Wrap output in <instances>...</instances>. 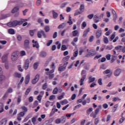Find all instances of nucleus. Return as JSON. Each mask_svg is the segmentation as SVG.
<instances>
[{
	"mask_svg": "<svg viewBox=\"0 0 125 125\" xmlns=\"http://www.w3.org/2000/svg\"><path fill=\"white\" fill-rule=\"evenodd\" d=\"M42 89H43L44 90L46 89V88H47V83H44L42 86Z\"/></svg>",
	"mask_w": 125,
	"mask_h": 125,
	"instance_id": "37998d69",
	"label": "nucleus"
},
{
	"mask_svg": "<svg viewBox=\"0 0 125 125\" xmlns=\"http://www.w3.org/2000/svg\"><path fill=\"white\" fill-rule=\"evenodd\" d=\"M33 47H36V48H39L40 47V45H39V42L38 41H35L34 40H32Z\"/></svg>",
	"mask_w": 125,
	"mask_h": 125,
	"instance_id": "9b49d317",
	"label": "nucleus"
},
{
	"mask_svg": "<svg viewBox=\"0 0 125 125\" xmlns=\"http://www.w3.org/2000/svg\"><path fill=\"white\" fill-rule=\"evenodd\" d=\"M103 107L104 109H107V108H108V104H103Z\"/></svg>",
	"mask_w": 125,
	"mask_h": 125,
	"instance_id": "774afa93",
	"label": "nucleus"
},
{
	"mask_svg": "<svg viewBox=\"0 0 125 125\" xmlns=\"http://www.w3.org/2000/svg\"><path fill=\"white\" fill-rule=\"evenodd\" d=\"M52 13H53V18H54V19H56V18L58 17V13L55 12V11H52Z\"/></svg>",
	"mask_w": 125,
	"mask_h": 125,
	"instance_id": "c85d7f7f",
	"label": "nucleus"
},
{
	"mask_svg": "<svg viewBox=\"0 0 125 125\" xmlns=\"http://www.w3.org/2000/svg\"><path fill=\"white\" fill-rule=\"evenodd\" d=\"M104 75H107V78H111L112 77L113 73L111 72V70L109 69H106L105 71H103Z\"/></svg>",
	"mask_w": 125,
	"mask_h": 125,
	"instance_id": "39448f33",
	"label": "nucleus"
},
{
	"mask_svg": "<svg viewBox=\"0 0 125 125\" xmlns=\"http://www.w3.org/2000/svg\"><path fill=\"white\" fill-rule=\"evenodd\" d=\"M5 80V76L4 75H0V84H2L3 83V81Z\"/></svg>",
	"mask_w": 125,
	"mask_h": 125,
	"instance_id": "aec40b11",
	"label": "nucleus"
},
{
	"mask_svg": "<svg viewBox=\"0 0 125 125\" xmlns=\"http://www.w3.org/2000/svg\"><path fill=\"white\" fill-rule=\"evenodd\" d=\"M73 37H78L79 36V31L78 30H74L72 32Z\"/></svg>",
	"mask_w": 125,
	"mask_h": 125,
	"instance_id": "b1692460",
	"label": "nucleus"
},
{
	"mask_svg": "<svg viewBox=\"0 0 125 125\" xmlns=\"http://www.w3.org/2000/svg\"><path fill=\"white\" fill-rule=\"evenodd\" d=\"M78 54H79V52L78 51H76L73 53L74 57H77L78 56Z\"/></svg>",
	"mask_w": 125,
	"mask_h": 125,
	"instance_id": "680f3d73",
	"label": "nucleus"
},
{
	"mask_svg": "<svg viewBox=\"0 0 125 125\" xmlns=\"http://www.w3.org/2000/svg\"><path fill=\"white\" fill-rule=\"evenodd\" d=\"M85 27H86V22H85V21H83L82 24V30H83V29H84V28H85Z\"/></svg>",
	"mask_w": 125,
	"mask_h": 125,
	"instance_id": "4c0bfd02",
	"label": "nucleus"
},
{
	"mask_svg": "<svg viewBox=\"0 0 125 125\" xmlns=\"http://www.w3.org/2000/svg\"><path fill=\"white\" fill-rule=\"evenodd\" d=\"M39 66V63L38 62H35L34 64L33 67H34V69H35V70H37L38 69V66Z\"/></svg>",
	"mask_w": 125,
	"mask_h": 125,
	"instance_id": "a19ab883",
	"label": "nucleus"
},
{
	"mask_svg": "<svg viewBox=\"0 0 125 125\" xmlns=\"http://www.w3.org/2000/svg\"><path fill=\"white\" fill-rule=\"evenodd\" d=\"M97 116V114L95 112H92L90 115V116L92 117L94 119H95Z\"/></svg>",
	"mask_w": 125,
	"mask_h": 125,
	"instance_id": "58836bf2",
	"label": "nucleus"
},
{
	"mask_svg": "<svg viewBox=\"0 0 125 125\" xmlns=\"http://www.w3.org/2000/svg\"><path fill=\"white\" fill-rule=\"evenodd\" d=\"M17 39L18 41L21 42V41H22V36H21V35H18L17 37Z\"/></svg>",
	"mask_w": 125,
	"mask_h": 125,
	"instance_id": "4d7b16f0",
	"label": "nucleus"
},
{
	"mask_svg": "<svg viewBox=\"0 0 125 125\" xmlns=\"http://www.w3.org/2000/svg\"><path fill=\"white\" fill-rule=\"evenodd\" d=\"M95 81V78L92 77V76H90L88 78V83H93Z\"/></svg>",
	"mask_w": 125,
	"mask_h": 125,
	"instance_id": "a211bd4d",
	"label": "nucleus"
},
{
	"mask_svg": "<svg viewBox=\"0 0 125 125\" xmlns=\"http://www.w3.org/2000/svg\"><path fill=\"white\" fill-rule=\"evenodd\" d=\"M46 75H47V76H49L48 78L49 79V80H51L53 78H54V74H49V73L46 72Z\"/></svg>",
	"mask_w": 125,
	"mask_h": 125,
	"instance_id": "bb28decb",
	"label": "nucleus"
},
{
	"mask_svg": "<svg viewBox=\"0 0 125 125\" xmlns=\"http://www.w3.org/2000/svg\"><path fill=\"white\" fill-rule=\"evenodd\" d=\"M86 78V75H84L82 76V78L80 80V85H83V82H84V80Z\"/></svg>",
	"mask_w": 125,
	"mask_h": 125,
	"instance_id": "f8f14e48",
	"label": "nucleus"
},
{
	"mask_svg": "<svg viewBox=\"0 0 125 125\" xmlns=\"http://www.w3.org/2000/svg\"><path fill=\"white\" fill-rule=\"evenodd\" d=\"M96 54V52L95 50H90L87 54H86L85 57H87V58L89 57H91V56H94Z\"/></svg>",
	"mask_w": 125,
	"mask_h": 125,
	"instance_id": "20e7f679",
	"label": "nucleus"
},
{
	"mask_svg": "<svg viewBox=\"0 0 125 125\" xmlns=\"http://www.w3.org/2000/svg\"><path fill=\"white\" fill-rule=\"evenodd\" d=\"M47 55V53L46 52L42 51L40 54V57H42V58H44Z\"/></svg>",
	"mask_w": 125,
	"mask_h": 125,
	"instance_id": "6ab92c4d",
	"label": "nucleus"
},
{
	"mask_svg": "<svg viewBox=\"0 0 125 125\" xmlns=\"http://www.w3.org/2000/svg\"><path fill=\"white\" fill-rule=\"evenodd\" d=\"M13 77H14V78H19V79H20V78H21V77H22V75L18 72H15L13 74Z\"/></svg>",
	"mask_w": 125,
	"mask_h": 125,
	"instance_id": "412c9836",
	"label": "nucleus"
},
{
	"mask_svg": "<svg viewBox=\"0 0 125 125\" xmlns=\"http://www.w3.org/2000/svg\"><path fill=\"white\" fill-rule=\"evenodd\" d=\"M122 118H121L119 120V123L120 124H122V123H124V121L125 120V118L124 117V116H122Z\"/></svg>",
	"mask_w": 125,
	"mask_h": 125,
	"instance_id": "de8ad7c7",
	"label": "nucleus"
},
{
	"mask_svg": "<svg viewBox=\"0 0 125 125\" xmlns=\"http://www.w3.org/2000/svg\"><path fill=\"white\" fill-rule=\"evenodd\" d=\"M7 55H4L1 58L2 63H5L6 62H7Z\"/></svg>",
	"mask_w": 125,
	"mask_h": 125,
	"instance_id": "f3484780",
	"label": "nucleus"
},
{
	"mask_svg": "<svg viewBox=\"0 0 125 125\" xmlns=\"http://www.w3.org/2000/svg\"><path fill=\"white\" fill-rule=\"evenodd\" d=\"M28 21L27 19H21L20 21L15 20L8 22L7 25L8 27H16L17 26L22 25L24 22Z\"/></svg>",
	"mask_w": 125,
	"mask_h": 125,
	"instance_id": "f257e3e1",
	"label": "nucleus"
},
{
	"mask_svg": "<svg viewBox=\"0 0 125 125\" xmlns=\"http://www.w3.org/2000/svg\"><path fill=\"white\" fill-rule=\"evenodd\" d=\"M100 110V108H96L95 110V113L97 115H98V113H99V111Z\"/></svg>",
	"mask_w": 125,
	"mask_h": 125,
	"instance_id": "338daca9",
	"label": "nucleus"
},
{
	"mask_svg": "<svg viewBox=\"0 0 125 125\" xmlns=\"http://www.w3.org/2000/svg\"><path fill=\"white\" fill-rule=\"evenodd\" d=\"M81 107H82V104H78L73 108V110L74 111H75V110H77V109H79L80 108H81Z\"/></svg>",
	"mask_w": 125,
	"mask_h": 125,
	"instance_id": "c9c22d12",
	"label": "nucleus"
},
{
	"mask_svg": "<svg viewBox=\"0 0 125 125\" xmlns=\"http://www.w3.org/2000/svg\"><path fill=\"white\" fill-rule=\"evenodd\" d=\"M121 73H122V70L120 68H118L114 71V75L115 77H119L121 74Z\"/></svg>",
	"mask_w": 125,
	"mask_h": 125,
	"instance_id": "1a4fd4ad",
	"label": "nucleus"
},
{
	"mask_svg": "<svg viewBox=\"0 0 125 125\" xmlns=\"http://www.w3.org/2000/svg\"><path fill=\"white\" fill-rule=\"evenodd\" d=\"M18 116H20L21 117H24V116H25V112L23 111H21L18 114Z\"/></svg>",
	"mask_w": 125,
	"mask_h": 125,
	"instance_id": "3c124183",
	"label": "nucleus"
},
{
	"mask_svg": "<svg viewBox=\"0 0 125 125\" xmlns=\"http://www.w3.org/2000/svg\"><path fill=\"white\" fill-rule=\"evenodd\" d=\"M13 91V89H12V88H9L7 90V93H11Z\"/></svg>",
	"mask_w": 125,
	"mask_h": 125,
	"instance_id": "bf43d9fd",
	"label": "nucleus"
},
{
	"mask_svg": "<svg viewBox=\"0 0 125 125\" xmlns=\"http://www.w3.org/2000/svg\"><path fill=\"white\" fill-rule=\"evenodd\" d=\"M93 17H94V15L93 14H90L87 16L88 19H89L90 20H91Z\"/></svg>",
	"mask_w": 125,
	"mask_h": 125,
	"instance_id": "79ce46f5",
	"label": "nucleus"
},
{
	"mask_svg": "<svg viewBox=\"0 0 125 125\" xmlns=\"http://www.w3.org/2000/svg\"><path fill=\"white\" fill-rule=\"evenodd\" d=\"M104 43H108L109 42V40H108V38L104 37Z\"/></svg>",
	"mask_w": 125,
	"mask_h": 125,
	"instance_id": "603ef678",
	"label": "nucleus"
},
{
	"mask_svg": "<svg viewBox=\"0 0 125 125\" xmlns=\"http://www.w3.org/2000/svg\"><path fill=\"white\" fill-rule=\"evenodd\" d=\"M7 96H8V93L7 92H6L3 96L2 99L3 100H5V99L7 98Z\"/></svg>",
	"mask_w": 125,
	"mask_h": 125,
	"instance_id": "a18cd8bd",
	"label": "nucleus"
},
{
	"mask_svg": "<svg viewBox=\"0 0 125 125\" xmlns=\"http://www.w3.org/2000/svg\"><path fill=\"white\" fill-rule=\"evenodd\" d=\"M92 111H93V108L92 107H90L88 109L86 110L87 115H89V114H90V112H92Z\"/></svg>",
	"mask_w": 125,
	"mask_h": 125,
	"instance_id": "473e14b6",
	"label": "nucleus"
},
{
	"mask_svg": "<svg viewBox=\"0 0 125 125\" xmlns=\"http://www.w3.org/2000/svg\"><path fill=\"white\" fill-rule=\"evenodd\" d=\"M79 10H77L76 12L74 13V16L77 15H80V14H82L83 11H84V4H81L79 8Z\"/></svg>",
	"mask_w": 125,
	"mask_h": 125,
	"instance_id": "f03ea898",
	"label": "nucleus"
},
{
	"mask_svg": "<svg viewBox=\"0 0 125 125\" xmlns=\"http://www.w3.org/2000/svg\"><path fill=\"white\" fill-rule=\"evenodd\" d=\"M42 35L43 38H46V35H45V33L44 32V31L41 30L37 32V36H38V37L39 38V39H41L42 38Z\"/></svg>",
	"mask_w": 125,
	"mask_h": 125,
	"instance_id": "423d86ee",
	"label": "nucleus"
},
{
	"mask_svg": "<svg viewBox=\"0 0 125 125\" xmlns=\"http://www.w3.org/2000/svg\"><path fill=\"white\" fill-rule=\"evenodd\" d=\"M44 30H45V32H46V33H47L50 31V28L49 27V26L46 25L44 27Z\"/></svg>",
	"mask_w": 125,
	"mask_h": 125,
	"instance_id": "2f4dec72",
	"label": "nucleus"
},
{
	"mask_svg": "<svg viewBox=\"0 0 125 125\" xmlns=\"http://www.w3.org/2000/svg\"><path fill=\"white\" fill-rule=\"evenodd\" d=\"M8 33L10 35H14L15 34V31L12 28L9 29L8 30Z\"/></svg>",
	"mask_w": 125,
	"mask_h": 125,
	"instance_id": "393cba45",
	"label": "nucleus"
},
{
	"mask_svg": "<svg viewBox=\"0 0 125 125\" xmlns=\"http://www.w3.org/2000/svg\"><path fill=\"white\" fill-rule=\"evenodd\" d=\"M30 91H31V88H27L25 92V95H28L30 93Z\"/></svg>",
	"mask_w": 125,
	"mask_h": 125,
	"instance_id": "49530a36",
	"label": "nucleus"
},
{
	"mask_svg": "<svg viewBox=\"0 0 125 125\" xmlns=\"http://www.w3.org/2000/svg\"><path fill=\"white\" fill-rule=\"evenodd\" d=\"M36 4L37 5H41L42 4V0H38L36 2Z\"/></svg>",
	"mask_w": 125,
	"mask_h": 125,
	"instance_id": "69168bd1",
	"label": "nucleus"
},
{
	"mask_svg": "<svg viewBox=\"0 0 125 125\" xmlns=\"http://www.w3.org/2000/svg\"><path fill=\"white\" fill-rule=\"evenodd\" d=\"M99 123V119L96 118L94 121L95 125H98Z\"/></svg>",
	"mask_w": 125,
	"mask_h": 125,
	"instance_id": "13d9d810",
	"label": "nucleus"
},
{
	"mask_svg": "<svg viewBox=\"0 0 125 125\" xmlns=\"http://www.w3.org/2000/svg\"><path fill=\"white\" fill-rule=\"evenodd\" d=\"M23 67L25 70H28V68H29V60L27 59L25 60Z\"/></svg>",
	"mask_w": 125,
	"mask_h": 125,
	"instance_id": "dca6fc26",
	"label": "nucleus"
},
{
	"mask_svg": "<svg viewBox=\"0 0 125 125\" xmlns=\"http://www.w3.org/2000/svg\"><path fill=\"white\" fill-rule=\"evenodd\" d=\"M39 80H40V74H38L35 76V79L32 81V83H33V84H36V83H38L39 81Z\"/></svg>",
	"mask_w": 125,
	"mask_h": 125,
	"instance_id": "6e6552de",
	"label": "nucleus"
},
{
	"mask_svg": "<svg viewBox=\"0 0 125 125\" xmlns=\"http://www.w3.org/2000/svg\"><path fill=\"white\" fill-rule=\"evenodd\" d=\"M11 59L14 62L16 61L18 59V53L16 52L13 53L11 56Z\"/></svg>",
	"mask_w": 125,
	"mask_h": 125,
	"instance_id": "0eeeda50",
	"label": "nucleus"
},
{
	"mask_svg": "<svg viewBox=\"0 0 125 125\" xmlns=\"http://www.w3.org/2000/svg\"><path fill=\"white\" fill-rule=\"evenodd\" d=\"M21 109H22V110H23V112H24V113L28 112V108H27V107H26V106H21Z\"/></svg>",
	"mask_w": 125,
	"mask_h": 125,
	"instance_id": "f704fd0d",
	"label": "nucleus"
},
{
	"mask_svg": "<svg viewBox=\"0 0 125 125\" xmlns=\"http://www.w3.org/2000/svg\"><path fill=\"white\" fill-rule=\"evenodd\" d=\"M89 31H90V28H88L86 30L84 31L83 32V38H85L86 36H87V34H88V32H89Z\"/></svg>",
	"mask_w": 125,
	"mask_h": 125,
	"instance_id": "ddd939ff",
	"label": "nucleus"
},
{
	"mask_svg": "<svg viewBox=\"0 0 125 125\" xmlns=\"http://www.w3.org/2000/svg\"><path fill=\"white\" fill-rule=\"evenodd\" d=\"M94 21L95 23H98L100 21V17H98L97 15L94 16Z\"/></svg>",
	"mask_w": 125,
	"mask_h": 125,
	"instance_id": "2eb2a0df",
	"label": "nucleus"
},
{
	"mask_svg": "<svg viewBox=\"0 0 125 125\" xmlns=\"http://www.w3.org/2000/svg\"><path fill=\"white\" fill-rule=\"evenodd\" d=\"M34 30H30L29 31V34L31 37H34Z\"/></svg>",
	"mask_w": 125,
	"mask_h": 125,
	"instance_id": "5fc2aeb1",
	"label": "nucleus"
},
{
	"mask_svg": "<svg viewBox=\"0 0 125 125\" xmlns=\"http://www.w3.org/2000/svg\"><path fill=\"white\" fill-rule=\"evenodd\" d=\"M122 48H123V46L122 45H118L116 47H115V50H122Z\"/></svg>",
	"mask_w": 125,
	"mask_h": 125,
	"instance_id": "7c9ffc66",
	"label": "nucleus"
},
{
	"mask_svg": "<svg viewBox=\"0 0 125 125\" xmlns=\"http://www.w3.org/2000/svg\"><path fill=\"white\" fill-rule=\"evenodd\" d=\"M53 94H57L58 93V88L55 87L53 91Z\"/></svg>",
	"mask_w": 125,
	"mask_h": 125,
	"instance_id": "e433bc0d",
	"label": "nucleus"
},
{
	"mask_svg": "<svg viewBox=\"0 0 125 125\" xmlns=\"http://www.w3.org/2000/svg\"><path fill=\"white\" fill-rule=\"evenodd\" d=\"M98 83H99L100 85H102V84H103V83H102V79L100 78L98 80Z\"/></svg>",
	"mask_w": 125,
	"mask_h": 125,
	"instance_id": "8fccbe9b",
	"label": "nucleus"
},
{
	"mask_svg": "<svg viewBox=\"0 0 125 125\" xmlns=\"http://www.w3.org/2000/svg\"><path fill=\"white\" fill-rule=\"evenodd\" d=\"M23 47L24 49H26V50H29V49H30L31 46H30V41H29V40L26 39L24 40Z\"/></svg>",
	"mask_w": 125,
	"mask_h": 125,
	"instance_id": "7ed1b4c3",
	"label": "nucleus"
},
{
	"mask_svg": "<svg viewBox=\"0 0 125 125\" xmlns=\"http://www.w3.org/2000/svg\"><path fill=\"white\" fill-rule=\"evenodd\" d=\"M51 43H52V40L48 41V42L46 43L47 46H49V45H50V44H51Z\"/></svg>",
	"mask_w": 125,
	"mask_h": 125,
	"instance_id": "6e6d98bb",
	"label": "nucleus"
},
{
	"mask_svg": "<svg viewBox=\"0 0 125 125\" xmlns=\"http://www.w3.org/2000/svg\"><path fill=\"white\" fill-rule=\"evenodd\" d=\"M107 60H111V55L110 54H107L105 56Z\"/></svg>",
	"mask_w": 125,
	"mask_h": 125,
	"instance_id": "052dcab7",
	"label": "nucleus"
},
{
	"mask_svg": "<svg viewBox=\"0 0 125 125\" xmlns=\"http://www.w3.org/2000/svg\"><path fill=\"white\" fill-rule=\"evenodd\" d=\"M7 123V118H4L0 121V125H6Z\"/></svg>",
	"mask_w": 125,
	"mask_h": 125,
	"instance_id": "4468645a",
	"label": "nucleus"
},
{
	"mask_svg": "<svg viewBox=\"0 0 125 125\" xmlns=\"http://www.w3.org/2000/svg\"><path fill=\"white\" fill-rule=\"evenodd\" d=\"M117 109H118V104H115L112 110L113 113H115L117 111Z\"/></svg>",
	"mask_w": 125,
	"mask_h": 125,
	"instance_id": "72a5a7b5",
	"label": "nucleus"
},
{
	"mask_svg": "<svg viewBox=\"0 0 125 125\" xmlns=\"http://www.w3.org/2000/svg\"><path fill=\"white\" fill-rule=\"evenodd\" d=\"M18 67L19 71H20V72H23V69H22V67L21 66V65H19L18 66Z\"/></svg>",
	"mask_w": 125,
	"mask_h": 125,
	"instance_id": "e2e57ef3",
	"label": "nucleus"
},
{
	"mask_svg": "<svg viewBox=\"0 0 125 125\" xmlns=\"http://www.w3.org/2000/svg\"><path fill=\"white\" fill-rule=\"evenodd\" d=\"M76 97H77L76 94H73L71 96V100H75V99H76Z\"/></svg>",
	"mask_w": 125,
	"mask_h": 125,
	"instance_id": "0e129e2a",
	"label": "nucleus"
},
{
	"mask_svg": "<svg viewBox=\"0 0 125 125\" xmlns=\"http://www.w3.org/2000/svg\"><path fill=\"white\" fill-rule=\"evenodd\" d=\"M113 49V46H107L105 48V49L107 50H111Z\"/></svg>",
	"mask_w": 125,
	"mask_h": 125,
	"instance_id": "09e8293b",
	"label": "nucleus"
},
{
	"mask_svg": "<svg viewBox=\"0 0 125 125\" xmlns=\"http://www.w3.org/2000/svg\"><path fill=\"white\" fill-rule=\"evenodd\" d=\"M117 59V56L112 55L111 56V63H113L114 61Z\"/></svg>",
	"mask_w": 125,
	"mask_h": 125,
	"instance_id": "cd10ccee",
	"label": "nucleus"
},
{
	"mask_svg": "<svg viewBox=\"0 0 125 125\" xmlns=\"http://www.w3.org/2000/svg\"><path fill=\"white\" fill-rule=\"evenodd\" d=\"M19 10V6L15 7L12 10V13H15V12H17Z\"/></svg>",
	"mask_w": 125,
	"mask_h": 125,
	"instance_id": "5701e85b",
	"label": "nucleus"
},
{
	"mask_svg": "<svg viewBox=\"0 0 125 125\" xmlns=\"http://www.w3.org/2000/svg\"><path fill=\"white\" fill-rule=\"evenodd\" d=\"M29 82H30V75H27L26 77L25 80V84H28L29 83Z\"/></svg>",
	"mask_w": 125,
	"mask_h": 125,
	"instance_id": "4be33fe9",
	"label": "nucleus"
},
{
	"mask_svg": "<svg viewBox=\"0 0 125 125\" xmlns=\"http://www.w3.org/2000/svg\"><path fill=\"white\" fill-rule=\"evenodd\" d=\"M9 16H10V14L4 15L2 16V17H1V19H5V18H7V17H9Z\"/></svg>",
	"mask_w": 125,
	"mask_h": 125,
	"instance_id": "ea45409f",
	"label": "nucleus"
},
{
	"mask_svg": "<svg viewBox=\"0 0 125 125\" xmlns=\"http://www.w3.org/2000/svg\"><path fill=\"white\" fill-rule=\"evenodd\" d=\"M117 100H118V101H121V99L119 98H117V97H114L112 99V101L113 102H116V101H117Z\"/></svg>",
	"mask_w": 125,
	"mask_h": 125,
	"instance_id": "c03bdc74",
	"label": "nucleus"
},
{
	"mask_svg": "<svg viewBox=\"0 0 125 125\" xmlns=\"http://www.w3.org/2000/svg\"><path fill=\"white\" fill-rule=\"evenodd\" d=\"M112 13L114 16V19L115 20L117 19V14L116 13V11L114 9L112 10Z\"/></svg>",
	"mask_w": 125,
	"mask_h": 125,
	"instance_id": "c756f323",
	"label": "nucleus"
},
{
	"mask_svg": "<svg viewBox=\"0 0 125 125\" xmlns=\"http://www.w3.org/2000/svg\"><path fill=\"white\" fill-rule=\"evenodd\" d=\"M26 55V52L24 50L21 51V56H25Z\"/></svg>",
	"mask_w": 125,
	"mask_h": 125,
	"instance_id": "864d4df0",
	"label": "nucleus"
},
{
	"mask_svg": "<svg viewBox=\"0 0 125 125\" xmlns=\"http://www.w3.org/2000/svg\"><path fill=\"white\" fill-rule=\"evenodd\" d=\"M102 36V30L98 29L96 33V37L97 39H99Z\"/></svg>",
	"mask_w": 125,
	"mask_h": 125,
	"instance_id": "9d476101",
	"label": "nucleus"
},
{
	"mask_svg": "<svg viewBox=\"0 0 125 125\" xmlns=\"http://www.w3.org/2000/svg\"><path fill=\"white\" fill-rule=\"evenodd\" d=\"M3 108V104H2V103H0V113H2V112L4 111V109Z\"/></svg>",
	"mask_w": 125,
	"mask_h": 125,
	"instance_id": "a878e982",
	"label": "nucleus"
}]
</instances>
